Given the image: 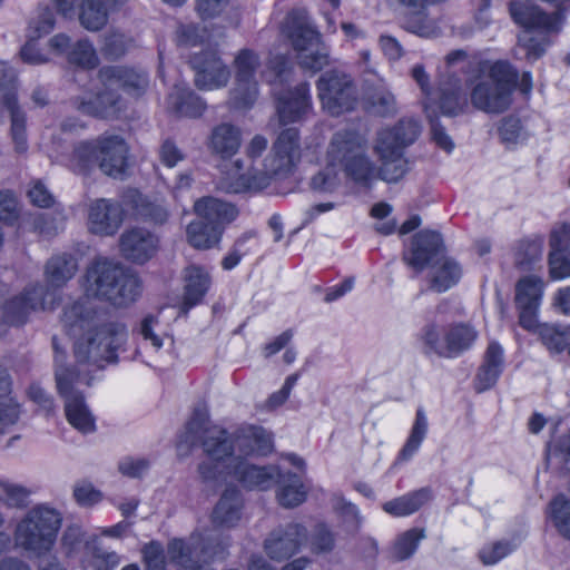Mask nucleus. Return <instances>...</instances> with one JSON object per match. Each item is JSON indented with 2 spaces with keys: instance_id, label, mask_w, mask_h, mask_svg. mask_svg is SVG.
Here are the masks:
<instances>
[{
  "instance_id": "nucleus-61",
  "label": "nucleus",
  "mask_w": 570,
  "mask_h": 570,
  "mask_svg": "<svg viewBox=\"0 0 570 570\" xmlns=\"http://www.w3.org/2000/svg\"><path fill=\"white\" fill-rule=\"evenodd\" d=\"M19 216L18 200L10 190L0 191V220L13 224Z\"/></svg>"
},
{
  "instance_id": "nucleus-17",
  "label": "nucleus",
  "mask_w": 570,
  "mask_h": 570,
  "mask_svg": "<svg viewBox=\"0 0 570 570\" xmlns=\"http://www.w3.org/2000/svg\"><path fill=\"white\" fill-rule=\"evenodd\" d=\"M189 63L195 71V85L202 90L219 89L229 81V68L220 58L217 48L207 47L194 53Z\"/></svg>"
},
{
  "instance_id": "nucleus-59",
  "label": "nucleus",
  "mask_w": 570,
  "mask_h": 570,
  "mask_svg": "<svg viewBox=\"0 0 570 570\" xmlns=\"http://www.w3.org/2000/svg\"><path fill=\"white\" fill-rule=\"evenodd\" d=\"M32 205L48 208L53 205L55 197L41 180H33L27 193Z\"/></svg>"
},
{
  "instance_id": "nucleus-21",
  "label": "nucleus",
  "mask_w": 570,
  "mask_h": 570,
  "mask_svg": "<svg viewBox=\"0 0 570 570\" xmlns=\"http://www.w3.org/2000/svg\"><path fill=\"white\" fill-rule=\"evenodd\" d=\"M307 539L306 528L296 522L278 527L265 539L266 554L276 561L285 560L297 553Z\"/></svg>"
},
{
  "instance_id": "nucleus-19",
  "label": "nucleus",
  "mask_w": 570,
  "mask_h": 570,
  "mask_svg": "<svg viewBox=\"0 0 570 570\" xmlns=\"http://www.w3.org/2000/svg\"><path fill=\"white\" fill-rule=\"evenodd\" d=\"M543 292V281L532 275L522 277L515 285V305L519 311V323L528 331L534 330L538 325Z\"/></svg>"
},
{
  "instance_id": "nucleus-31",
  "label": "nucleus",
  "mask_w": 570,
  "mask_h": 570,
  "mask_svg": "<svg viewBox=\"0 0 570 570\" xmlns=\"http://www.w3.org/2000/svg\"><path fill=\"white\" fill-rule=\"evenodd\" d=\"M184 307L191 308L199 304L209 289L212 279L209 273L197 265H190L184 272Z\"/></svg>"
},
{
  "instance_id": "nucleus-35",
  "label": "nucleus",
  "mask_w": 570,
  "mask_h": 570,
  "mask_svg": "<svg viewBox=\"0 0 570 570\" xmlns=\"http://www.w3.org/2000/svg\"><path fill=\"white\" fill-rule=\"evenodd\" d=\"M431 498L432 490L424 487L386 501L383 510L392 517H407L420 510Z\"/></svg>"
},
{
  "instance_id": "nucleus-5",
  "label": "nucleus",
  "mask_w": 570,
  "mask_h": 570,
  "mask_svg": "<svg viewBox=\"0 0 570 570\" xmlns=\"http://www.w3.org/2000/svg\"><path fill=\"white\" fill-rule=\"evenodd\" d=\"M125 210L135 218L155 225H163L169 217L166 204L158 198L146 196L136 188L122 191L120 202L107 198L96 199L88 212V229L99 236H112L122 225Z\"/></svg>"
},
{
  "instance_id": "nucleus-8",
  "label": "nucleus",
  "mask_w": 570,
  "mask_h": 570,
  "mask_svg": "<svg viewBox=\"0 0 570 570\" xmlns=\"http://www.w3.org/2000/svg\"><path fill=\"white\" fill-rule=\"evenodd\" d=\"M446 75L440 79L435 94L429 86V76L423 66L416 65L412 69V77L425 96V104L438 107L442 115L453 117L461 114L466 107V97L462 88V79L456 76L458 70L471 67L469 55L464 50H454L445 58Z\"/></svg>"
},
{
  "instance_id": "nucleus-40",
  "label": "nucleus",
  "mask_w": 570,
  "mask_h": 570,
  "mask_svg": "<svg viewBox=\"0 0 570 570\" xmlns=\"http://www.w3.org/2000/svg\"><path fill=\"white\" fill-rule=\"evenodd\" d=\"M134 46V39L118 30H110L101 36L100 53L108 61L121 59Z\"/></svg>"
},
{
  "instance_id": "nucleus-32",
  "label": "nucleus",
  "mask_w": 570,
  "mask_h": 570,
  "mask_svg": "<svg viewBox=\"0 0 570 570\" xmlns=\"http://www.w3.org/2000/svg\"><path fill=\"white\" fill-rule=\"evenodd\" d=\"M277 501L284 508H294L306 500L307 490L302 476L291 471L282 472L276 478Z\"/></svg>"
},
{
  "instance_id": "nucleus-24",
  "label": "nucleus",
  "mask_w": 570,
  "mask_h": 570,
  "mask_svg": "<svg viewBox=\"0 0 570 570\" xmlns=\"http://www.w3.org/2000/svg\"><path fill=\"white\" fill-rule=\"evenodd\" d=\"M194 210L199 218L213 225L215 229H219L222 235L226 226L238 216V209L235 205L212 196L197 199L194 204Z\"/></svg>"
},
{
  "instance_id": "nucleus-49",
  "label": "nucleus",
  "mask_w": 570,
  "mask_h": 570,
  "mask_svg": "<svg viewBox=\"0 0 570 570\" xmlns=\"http://www.w3.org/2000/svg\"><path fill=\"white\" fill-rule=\"evenodd\" d=\"M543 239L541 237L521 239L515 248L517 264L529 266L542 255Z\"/></svg>"
},
{
  "instance_id": "nucleus-55",
  "label": "nucleus",
  "mask_w": 570,
  "mask_h": 570,
  "mask_svg": "<svg viewBox=\"0 0 570 570\" xmlns=\"http://www.w3.org/2000/svg\"><path fill=\"white\" fill-rule=\"evenodd\" d=\"M20 416V405L12 397L0 400V434H4L8 429L14 425Z\"/></svg>"
},
{
  "instance_id": "nucleus-20",
  "label": "nucleus",
  "mask_w": 570,
  "mask_h": 570,
  "mask_svg": "<svg viewBox=\"0 0 570 570\" xmlns=\"http://www.w3.org/2000/svg\"><path fill=\"white\" fill-rule=\"evenodd\" d=\"M274 97L276 111L283 125L304 120L313 109L311 88L307 82L275 91Z\"/></svg>"
},
{
  "instance_id": "nucleus-50",
  "label": "nucleus",
  "mask_w": 570,
  "mask_h": 570,
  "mask_svg": "<svg viewBox=\"0 0 570 570\" xmlns=\"http://www.w3.org/2000/svg\"><path fill=\"white\" fill-rule=\"evenodd\" d=\"M340 168L326 163L325 168L320 170L311 179V188L318 193H333L341 184L338 176Z\"/></svg>"
},
{
  "instance_id": "nucleus-44",
  "label": "nucleus",
  "mask_w": 570,
  "mask_h": 570,
  "mask_svg": "<svg viewBox=\"0 0 570 570\" xmlns=\"http://www.w3.org/2000/svg\"><path fill=\"white\" fill-rule=\"evenodd\" d=\"M522 538L514 535L510 539H502L485 544L479 552V557L483 564L492 566L511 554L520 544Z\"/></svg>"
},
{
  "instance_id": "nucleus-14",
  "label": "nucleus",
  "mask_w": 570,
  "mask_h": 570,
  "mask_svg": "<svg viewBox=\"0 0 570 570\" xmlns=\"http://www.w3.org/2000/svg\"><path fill=\"white\" fill-rule=\"evenodd\" d=\"M323 109L332 116L351 111L357 105V90L352 78L337 71L324 72L316 83Z\"/></svg>"
},
{
  "instance_id": "nucleus-18",
  "label": "nucleus",
  "mask_w": 570,
  "mask_h": 570,
  "mask_svg": "<svg viewBox=\"0 0 570 570\" xmlns=\"http://www.w3.org/2000/svg\"><path fill=\"white\" fill-rule=\"evenodd\" d=\"M55 13L49 8H41L31 18L27 31V41L20 49V58L28 65H42L49 61L47 50L41 48L39 39L52 31L55 28Z\"/></svg>"
},
{
  "instance_id": "nucleus-41",
  "label": "nucleus",
  "mask_w": 570,
  "mask_h": 570,
  "mask_svg": "<svg viewBox=\"0 0 570 570\" xmlns=\"http://www.w3.org/2000/svg\"><path fill=\"white\" fill-rule=\"evenodd\" d=\"M188 243L199 249H207L218 245L222 240L219 229H215L213 225L205 220L191 222L187 226Z\"/></svg>"
},
{
  "instance_id": "nucleus-57",
  "label": "nucleus",
  "mask_w": 570,
  "mask_h": 570,
  "mask_svg": "<svg viewBox=\"0 0 570 570\" xmlns=\"http://www.w3.org/2000/svg\"><path fill=\"white\" fill-rule=\"evenodd\" d=\"M146 570H165V553L161 543L151 541L142 549Z\"/></svg>"
},
{
  "instance_id": "nucleus-37",
  "label": "nucleus",
  "mask_w": 570,
  "mask_h": 570,
  "mask_svg": "<svg viewBox=\"0 0 570 570\" xmlns=\"http://www.w3.org/2000/svg\"><path fill=\"white\" fill-rule=\"evenodd\" d=\"M461 276L460 264L451 257H443L433 266L431 288L438 293H444L456 285Z\"/></svg>"
},
{
  "instance_id": "nucleus-30",
  "label": "nucleus",
  "mask_w": 570,
  "mask_h": 570,
  "mask_svg": "<svg viewBox=\"0 0 570 570\" xmlns=\"http://www.w3.org/2000/svg\"><path fill=\"white\" fill-rule=\"evenodd\" d=\"M242 132L232 124H220L213 128L208 147L210 151L222 159H230L239 149Z\"/></svg>"
},
{
  "instance_id": "nucleus-4",
  "label": "nucleus",
  "mask_w": 570,
  "mask_h": 570,
  "mask_svg": "<svg viewBox=\"0 0 570 570\" xmlns=\"http://www.w3.org/2000/svg\"><path fill=\"white\" fill-rule=\"evenodd\" d=\"M299 159V131L296 128H286L277 136L269 156L264 160L263 170L250 166L244 173V164L237 159L224 171L219 187L228 194L259 191L269 185L273 177L284 178L291 175Z\"/></svg>"
},
{
  "instance_id": "nucleus-11",
  "label": "nucleus",
  "mask_w": 570,
  "mask_h": 570,
  "mask_svg": "<svg viewBox=\"0 0 570 570\" xmlns=\"http://www.w3.org/2000/svg\"><path fill=\"white\" fill-rule=\"evenodd\" d=\"M476 337L474 327L463 323L453 324L443 330L436 324H428L421 333L425 353L445 358L459 357L471 348Z\"/></svg>"
},
{
  "instance_id": "nucleus-9",
  "label": "nucleus",
  "mask_w": 570,
  "mask_h": 570,
  "mask_svg": "<svg viewBox=\"0 0 570 570\" xmlns=\"http://www.w3.org/2000/svg\"><path fill=\"white\" fill-rule=\"evenodd\" d=\"M281 32L295 50L303 69L316 72L328 63V51L306 9H292L282 23Z\"/></svg>"
},
{
  "instance_id": "nucleus-56",
  "label": "nucleus",
  "mask_w": 570,
  "mask_h": 570,
  "mask_svg": "<svg viewBox=\"0 0 570 570\" xmlns=\"http://www.w3.org/2000/svg\"><path fill=\"white\" fill-rule=\"evenodd\" d=\"M150 462L145 458L126 456L118 463L119 472L131 479H140L147 473Z\"/></svg>"
},
{
  "instance_id": "nucleus-52",
  "label": "nucleus",
  "mask_w": 570,
  "mask_h": 570,
  "mask_svg": "<svg viewBox=\"0 0 570 570\" xmlns=\"http://www.w3.org/2000/svg\"><path fill=\"white\" fill-rule=\"evenodd\" d=\"M424 110L430 121L433 141L446 153H452L454 149V142L446 134L445 128L441 125L439 117L434 114V107L430 104H425Z\"/></svg>"
},
{
  "instance_id": "nucleus-47",
  "label": "nucleus",
  "mask_w": 570,
  "mask_h": 570,
  "mask_svg": "<svg viewBox=\"0 0 570 570\" xmlns=\"http://www.w3.org/2000/svg\"><path fill=\"white\" fill-rule=\"evenodd\" d=\"M423 530L413 528L397 537L393 546V558L397 561L409 559L416 551L419 543L424 539Z\"/></svg>"
},
{
  "instance_id": "nucleus-63",
  "label": "nucleus",
  "mask_w": 570,
  "mask_h": 570,
  "mask_svg": "<svg viewBox=\"0 0 570 570\" xmlns=\"http://www.w3.org/2000/svg\"><path fill=\"white\" fill-rule=\"evenodd\" d=\"M73 498L81 507H90L101 500V492L96 490L91 483L81 482L73 489Z\"/></svg>"
},
{
  "instance_id": "nucleus-48",
  "label": "nucleus",
  "mask_w": 570,
  "mask_h": 570,
  "mask_svg": "<svg viewBox=\"0 0 570 570\" xmlns=\"http://www.w3.org/2000/svg\"><path fill=\"white\" fill-rule=\"evenodd\" d=\"M158 317L153 314H147L142 317L136 328L132 330L134 334L141 338V344L150 346L155 352H158L164 346V338L156 332L158 326Z\"/></svg>"
},
{
  "instance_id": "nucleus-58",
  "label": "nucleus",
  "mask_w": 570,
  "mask_h": 570,
  "mask_svg": "<svg viewBox=\"0 0 570 570\" xmlns=\"http://www.w3.org/2000/svg\"><path fill=\"white\" fill-rule=\"evenodd\" d=\"M335 544L334 533L330 530L326 523L321 522L316 524L312 537V548L315 552H330Z\"/></svg>"
},
{
  "instance_id": "nucleus-38",
  "label": "nucleus",
  "mask_w": 570,
  "mask_h": 570,
  "mask_svg": "<svg viewBox=\"0 0 570 570\" xmlns=\"http://www.w3.org/2000/svg\"><path fill=\"white\" fill-rule=\"evenodd\" d=\"M365 109L380 117H390L396 112L394 95L384 85H377L367 90L364 97Z\"/></svg>"
},
{
  "instance_id": "nucleus-51",
  "label": "nucleus",
  "mask_w": 570,
  "mask_h": 570,
  "mask_svg": "<svg viewBox=\"0 0 570 570\" xmlns=\"http://www.w3.org/2000/svg\"><path fill=\"white\" fill-rule=\"evenodd\" d=\"M0 489L6 495L7 505L10 508H24L32 494V491L28 488L6 479H0Z\"/></svg>"
},
{
  "instance_id": "nucleus-42",
  "label": "nucleus",
  "mask_w": 570,
  "mask_h": 570,
  "mask_svg": "<svg viewBox=\"0 0 570 570\" xmlns=\"http://www.w3.org/2000/svg\"><path fill=\"white\" fill-rule=\"evenodd\" d=\"M548 518L560 535L570 540V499L566 494H557L548 507Z\"/></svg>"
},
{
  "instance_id": "nucleus-53",
  "label": "nucleus",
  "mask_w": 570,
  "mask_h": 570,
  "mask_svg": "<svg viewBox=\"0 0 570 570\" xmlns=\"http://www.w3.org/2000/svg\"><path fill=\"white\" fill-rule=\"evenodd\" d=\"M63 222L65 216L62 214H58L57 216L48 214L32 215L33 230L46 238L57 235L59 229L62 228Z\"/></svg>"
},
{
  "instance_id": "nucleus-39",
  "label": "nucleus",
  "mask_w": 570,
  "mask_h": 570,
  "mask_svg": "<svg viewBox=\"0 0 570 570\" xmlns=\"http://www.w3.org/2000/svg\"><path fill=\"white\" fill-rule=\"evenodd\" d=\"M498 135L501 142L508 149L525 144L530 137V132L523 126L521 119L513 115L503 117L500 120L498 124Z\"/></svg>"
},
{
  "instance_id": "nucleus-16",
  "label": "nucleus",
  "mask_w": 570,
  "mask_h": 570,
  "mask_svg": "<svg viewBox=\"0 0 570 570\" xmlns=\"http://www.w3.org/2000/svg\"><path fill=\"white\" fill-rule=\"evenodd\" d=\"M222 473L217 479L208 482H223L227 476L238 481L245 489L266 491L276 485V478L279 474L278 465H256L245 460L226 463V468H220Z\"/></svg>"
},
{
  "instance_id": "nucleus-2",
  "label": "nucleus",
  "mask_w": 570,
  "mask_h": 570,
  "mask_svg": "<svg viewBox=\"0 0 570 570\" xmlns=\"http://www.w3.org/2000/svg\"><path fill=\"white\" fill-rule=\"evenodd\" d=\"M420 130L416 120L406 118L380 130L374 148L381 160L379 170L367 154L366 137L354 128H343L333 134L325 160L338 167L346 179L365 188H370L377 177L386 183H396L409 170L404 150L416 140Z\"/></svg>"
},
{
  "instance_id": "nucleus-29",
  "label": "nucleus",
  "mask_w": 570,
  "mask_h": 570,
  "mask_svg": "<svg viewBox=\"0 0 570 570\" xmlns=\"http://www.w3.org/2000/svg\"><path fill=\"white\" fill-rule=\"evenodd\" d=\"M471 61V67H465L462 71L470 72L473 67H478V72H483L488 70L489 78L492 80L497 87H501V89L508 90V94L512 96V92L518 87L519 72L518 70L507 60H497L493 62L482 60L479 62Z\"/></svg>"
},
{
  "instance_id": "nucleus-26",
  "label": "nucleus",
  "mask_w": 570,
  "mask_h": 570,
  "mask_svg": "<svg viewBox=\"0 0 570 570\" xmlns=\"http://www.w3.org/2000/svg\"><path fill=\"white\" fill-rule=\"evenodd\" d=\"M504 367V352L497 342H491L475 377V390L484 392L495 385Z\"/></svg>"
},
{
  "instance_id": "nucleus-54",
  "label": "nucleus",
  "mask_w": 570,
  "mask_h": 570,
  "mask_svg": "<svg viewBox=\"0 0 570 570\" xmlns=\"http://www.w3.org/2000/svg\"><path fill=\"white\" fill-rule=\"evenodd\" d=\"M549 273L552 279L570 277V250H551L549 255Z\"/></svg>"
},
{
  "instance_id": "nucleus-12",
  "label": "nucleus",
  "mask_w": 570,
  "mask_h": 570,
  "mask_svg": "<svg viewBox=\"0 0 570 570\" xmlns=\"http://www.w3.org/2000/svg\"><path fill=\"white\" fill-rule=\"evenodd\" d=\"M17 73L8 62L0 60V122L9 116L11 120L10 134L18 154L28 150L27 117L18 105Z\"/></svg>"
},
{
  "instance_id": "nucleus-60",
  "label": "nucleus",
  "mask_w": 570,
  "mask_h": 570,
  "mask_svg": "<svg viewBox=\"0 0 570 570\" xmlns=\"http://www.w3.org/2000/svg\"><path fill=\"white\" fill-rule=\"evenodd\" d=\"M204 30L198 26L188 23L180 24L176 30V41L178 46L195 47L203 43Z\"/></svg>"
},
{
  "instance_id": "nucleus-46",
  "label": "nucleus",
  "mask_w": 570,
  "mask_h": 570,
  "mask_svg": "<svg viewBox=\"0 0 570 570\" xmlns=\"http://www.w3.org/2000/svg\"><path fill=\"white\" fill-rule=\"evenodd\" d=\"M333 509L341 518L346 532L355 533L360 529L362 518L358 508L354 503L347 501L342 495H335Z\"/></svg>"
},
{
  "instance_id": "nucleus-33",
  "label": "nucleus",
  "mask_w": 570,
  "mask_h": 570,
  "mask_svg": "<svg viewBox=\"0 0 570 570\" xmlns=\"http://www.w3.org/2000/svg\"><path fill=\"white\" fill-rule=\"evenodd\" d=\"M77 269L78 259L75 255L68 253L53 255L45 267L46 281L53 289L61 288L75 276Z\"/></svg>"
},
{
  "instance_id": "nucleus-62",
  "label": "nucleus",
  "mask_w": 570,
  "mask_h": 570,
  "mask_svg": "<svg viewBox=\"0 0 570 570\" xmlns=\"http://www.w3.org/2000/svg\"><path fill=\"white\" fill-rule=\"evenodd\" d=\"M185 158L181 149L171 139H165L159 148V159L168 168L175 167Z\"/></svg>"
},
{
  "instance_id": "nucleus-3",
  "label": "nucleus",
  "mask_w": 570,
  "mask_h": 570,
  "mask_svg": "<svg viewBox=\"0 0 570 570\" xmlns=\"http://www.w3.org/2000/svg\"><path fill=\"white\" fill-rule=\"evenodd\" d=\"M208 419L207 409L203 405L196 406L176 444L179 456L188 455L193 448L202 444L207 455V460L198 466L203 481L217 479L222 473L220 468H226L227 462L242 461V456H264L273 449L272 434L253 424L244 425L233 434L222 429L216 434L205 435Z\"/></svg>"
},
{
  "instance_id": "nucleus-23",
  "label": "nucleus",
  "mask_w": 570,
  "mask_h": 570,
  "mask_svg": "<svg viewBox=\"0 0 570 570\" xmlns=\"http://www.w3.org/2000/svg\"><path fill=\"white\" fill-rule=\"evenodd\" d=\"M158 243L155 234L136 227L121 235L120 250L126 259L142 264L156 253Z\"/></svg>"
},
{
  "instance_id": "nucleus-43",
  "label": "nucleus",
  "mask_w": 570,
  "mask_h": 570,
  "mask_svg": "<svg viewBox=\"0 0 570 570\" xmlns=\"http://www.w3.org/2000/svg\"><path fill=\"white\" fill-rule=\"evenodd\" d=\"M67 60L83 70H94L99 65V57L92 42L88 39H79L67 52Z\"/></svg>"
},
{
  "instance_id": "nucleus-22",
  "label": "nucleus",
  "mask_w": 570,
  "mask_h": 570,
  "mask_svg": "<svg viewBox=\"0 0 570 570\" xmlns=\"http://www.w3.org/2000/svg\"><path fill=\"white\" fill-rule=\"evenodd\" d=\"M444 250L442 235L436 230L422 229L411 240L404 261L415 271L421 272Z\"/></svg>"
},
{
  "instance_id": "nucleus-13",
  "label": "nucleus",
  "mask_w": 570,
  "mask_h": 570,
  "mask_svg": "<svg viewBox=\"0 0 570 570\" xmlns=\"http://www.w3.org/2000/svg\"><path fill=\"white\" fill-rule=\"evenodd\" d=\"M261 65L259 56L250 49H242L234 59L235 87L230 91V108L250 109L258 98L256 71Z\"/></svg>"
},
{
  "instance_id": "nucleus-25",
  "label": "nucleus",
  "mask_w": 570,
  "mask_h": 570,
  "mask_svg": "<svg viewBox=\"0 0 570 570\" xmlns=\"http://www.w3.org/2000/svg\"><path fill=\"white\" fill-rule=\"evenodd\" d=\"M508 90L488 81L478 82L471 90L472 105L488 114H500L507 110L512 101Z\"/></svg>"
},
{
  "instance_id": "nucleus-1",
  "label": "nucleus",
  "mask_w": 570,
  "mask_h": 570,
  "mask_svg": "<svg viewBox=\"0 0 570 570\" xmlns=\"http://www.w3.org/2000/svg\"><path fill=\"white\" fill-rule=\"evenodd\" d=\"M86 296L63 309L61 322L73 338L75 365H67L66 350L52 338L57 391L65 401L66 417L70 425L83 434L96 430V419L79 391L90 386L108 364L118 362V351L127 342V326L112 320L106 308L90 296L115 306H127L140 295L139 277L128 268L107 258L96 259L86 273Z\"/></svg>"
},
{
  "instance_id": "nucleus-45",
  "label": "nucleus",
  "mask_w": 570,
  "mask_h": 570,
  "mask_svg": "<svg viewBox=\"0 0 570 570\" xmlns=\"http://www.w3.org/2000/svg\"><path fill=\"white\" fill-rule=\"evenodd\" d=\"M540 338L551 353H561L570 344V325L544 324L539 331Z\"/></svg>"
},
{
  "instance_id": "nucleus-15",
  "label": "nucleus",
  "mask_w": 570,
  "mask_h": 570,
  "mask_svg": "<svg viewBox=\"0 0 570 570\" xmlns=\"http://www.w3.org/2000/svg\"><path fill=\"white\" fill-rule=\"evenodd\" d=\"M56 301V293H51L50 289H46L41 284L27 287L19 296L11 298L3 304V324L10 326L23 325L28 321L31 312L53 308Z\"/></svg>"
},
{
  "instance_id": "nucleus-6",
  "label": "nucleus",
  "mask_w": 570,
  "mask_h": 570,
  "mask_svg": "<svg viewBox=\"0 0 570 570\" xmlns=\"http://www.w3.org/2000/svg\"><path fill=\"white\" fill-rule=\"evenodd\" d=\"M104 90L92 99H77V109L83 115L100 119L118 118L125 109V101L114 90L117 87L132 97H140L149 85L148 73L127 66H104L98 70Z\"/></svg>"
},
{
  "instance_id": "nucleus-64",
  "label": "nucleus",
  "mask_w": 570,
  "mask_h": 570,
  "mask_svg": "<svg viewBox=\"0 0 570 570\" xmlns=\"http://www.w3.org/2000/svg\"><path fill=\"white\" fill-rule=\"evenodd\" d=\"M551 250H564L570 247V223L556 226L550 234Z\"/></svg>"
},
{
  "instance_id": "nucleus-27",
  "label": "nucleus",
  "mask_w": 570,
  "mask_h": 570,
  "mask_svg": "<svg viewBox=\"0 0 570 570\" xmlns=\"http://www.w3.org/2000/svg\"><path fill=\"white\" fill-rule=\"evenodd\" d=\"M169 109L179 117L198 118L206 110V102L185 83H176L168 95Z\"/></svg>"
},
{
  "instance_id": "nucleus-34",
  "label": "nucleus",
  "mask_w": 570,
  "mask_h": 570,
  "mask_svg": "<svg viewBox=\"0 0 570 570\" xmlns=\"http://www.w3.org/2000/svg\"><path fill=\"white\" fill-rule=\"evenodd\" d=\"M122 2L124 0H85L79 14L82 27L90 31L100 30L108 21V11Z\"/></svg>"
},
{
  "instance_id": "nucleus-10",
  "label": "nucleus",
  "mask_w": 570,
  "mask_h": 570,
  "mask_svg": "<svg viewBox=\"0 0 570 570\" xmlns=\"http://www.w3.org/2000/svg\"><path fill=\"white\" fill-rule=\"evenodd\" d=\"M62 524V513L48 503L33 505L19 521L16 540L21 548L38 557L50 552Z\"/></svg>"
},
{
  "instance_id": "nucleus-36",
  "label": "nucleus",
  "mask_w": 570,
  "mask_h": 570,
  "mask_svg": "<svg viewBox=\"0 0 570 570\" xmlns=\"http://www.w3.org/2000/svg\"><path fill=\"white\" fill-rule=\"evenodd\" d=\"M429 432V420L423 407H419L415 412V419L412 424L410 434L400 450L397 460L402 462L410 461L421 449Z\"/></svg>"
},
{
  "instance_id": "nucleus-28",
  "label": "nucleus",
  "mask_w": 570,
  "mask_h": 570,
  "mask_svg": "<svg viewBox=\"0 0 570 570\" xmlns=\"http://www.w3.org/2000/svg\"><path fill=\"white\" fill-rule=\"evenodd\" d=\"M243 498L235 487H228L223 492L213 510L212 519L216 527H235L242 518Z\"/></svg>"
},
{
  "instance_id": "nucleus-7",
  "label": "nucleus",
  "mask_w": 570,
  "mask_h": 570,
  "mask_svg": "<svg viewBox=\"0 0 570 570\" xmlns=\"http://www.w3.org/2000/svg\"><path fill=\"white\" fill-rule=\"evenodd\" d=\"M128 151V145L121 136L104 134L96 139L76 144L67 166L78 175H87L99 167L107 176L119 178L126 173Z\"/></svg>"
}]
</instances>
